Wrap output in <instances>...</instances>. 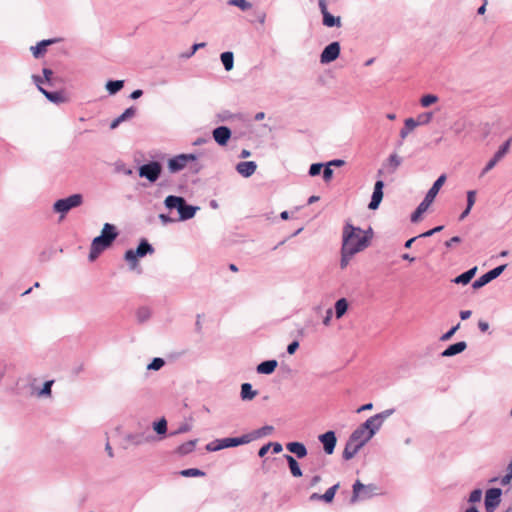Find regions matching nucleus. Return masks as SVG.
<instances>
[{
  "mask_svg": "<svg viewBox=\"0 0 512 512\" xmlns=\"http://www.w3.org/2000/svg\"><path fill=\"white\" fill-rule=\"evenodd\" d=\"M199 208L197 206L188 205L183 198V202L179 207L178 213H179V220L185 221L193 218L196 214V211Z\"/></svg>",
  "mask_w": 512,
  "mask_h": 512,
  "instance_id": "obj_21",
  "label": "nucleus"
},
{
  "mask_svg": "<svg viewBox=\"0 0 512 512\" xmlns=\"http://www.w3.org/2000/svg\"><path fill=\"white\" fill-rule=\"evenodd\" d=\"M230 137L231 131L226 126H219L213 130V138L220 146L226 145Z\"/></svg>",
  "mask_w": 512,
  "mask_h": 512,
  "instance_id": "obj_19",
  "label": "nucleus"
},
{
  "mask_svg": "<svg viewBox=\"0 0 512 512\" xmlns=\"http://www.w3.org/2000/svg\"><path fill=\"white\" fill-rule=\"evenodd\" d=\"M438 101V97L434 94H427L421 97L420 104L422 107H429L430 105L436 103Z\"/></svg>",
  "mask_w": 512,
  "mask_h": 512,
  "instance_id": "obj_44",
  "label": "nucleus"
},
{
  "mask_svg": "<svg viewBox=\"0 0 512 512\" xmlns=\"http://www.w3.org/2000/svg\"><path fill=\"white\" fill-rule=\"evenodd\" d=\"M433 114L431 112L422 113L417 116V119H415V123H417V126L419 125H426L432 120Z\"/></svg>",
  "mask_w": 512,
  "mask_h": 512,
  "instance_id": "obj_46",
  "label": "nucleus"
},
{
  "mask_svg": "<svg viewBox=\"0 0 512 512\" xmlns=\"http://www.w3.org/2000/svg\"><path fill=\"white\" fill-rule=\"evenodd\" d=\"M417 127V123H415L414 118H407L404 122V128L400 131L401 141H403L408 134ZM402 145V142L399 143Z\"/></svg>",
  "mask_w": 512,
  "mask_h": 512,
  "instance_id": "obj_32",
  "label": "nucleus"
},
{
  "mask_svg": "<svg viewBox=\"0 0 512 512\" xmlns=\"http://www.w3.org/2000/svg\"><path fill=\"white\" fill-rule=\"evenodd\" d=\"M348 310V301L345 298H341L335 303V316L340 319Z\"/></svg>",
  "mask_w": 512,
  "mask_h": 512,
  "instance_id": "obj_36",
  "label": "nucleus"
},
{
  "mask_svg": "<svg viewBox=\"0 0 512 512\" xmlns=\"http://www.w3.org/2000/svg\"><path fill=\"white\" fill-rule=\"evenodd\" d=\"M339 488V483L333 485L332 487L328 488L324 494L321 495V500H323L326 503H330L333 501L336 491Z\"/></svg>",
  "mask_w": 512,
  "mask_h": 512,
  "instance_id": "obj_40",
  "label": "nucleus"
},
{
  "mask_svg": "<svg viewBox=\"0 0 512 512\" xmlns=\"http://www.w3.org/2000/svg\"><path fill=\"white\" fill-rule=\"evenodd\" d=\"M445 181H446V175L443 174V175L439 176L438 179L433 183L432 187L426 193L424 199H426L427 202L429 201L430 203H432L434 201L435 197L437 196L439 190L445 183Z\"/></svg>",
  "mask_w": 512,
  "mask_h": 512,
  "instance_id": "obj_22",
  "label": "nucleus"
},
{
  "mask_svg": "<svg viewBox=\"0 0 512 512\" xmlns=\"http://www.w3.org/2000/svg\"><path fill=\"white\" fill-rule=\"evenodd\" d=\"M402 163V158L396 154L392 153L388 159L382 164V167L378 170V175H392L397 169L400 167Z\"/></svg>",
  "mask_w": 512,
  "mask_h": 512,
  "instance_id": "obj_12",
  "label": "nucleus"
},
{
  "mask_svg": "<svg viewBox=\"0 0 512 512\" xmlns=\"http://www.w3.org/2000/svg\"><path fill=\"white\" fill-rule=\"evenodd\" d=\"M502 491L500 488H491L485 494V509L487 512H494L501 502Z\"/></svg>",
  "mask_w": 512,
  "mask_h": 512,
  "instance_id": "obj_13",
  "label": "nucleus"
},
{
  "mask_svg": "<svg viewBox=\"0 0 512 512\" xmlns=\"http://www.w3.org/2000/svg\"><path fill=\"white\" fill-rule=\"evenodd\" d=\"M165 364V361L162 358L156 357L154 358L150 364H148L147 369L148 370H159L161 369Z\"/></svg>",
  "mask_w": 512,
  "mask_h": 512,
  "instance_id": "obj_47",
  "label": "nucleus"
},
{
  "mask_svg": "<svg viewBox=\"0 0 512 512\" xmlns=\"http://www.w3.org/2000/svg\"><path fill=\"white\" fill-rule=\"evenodd\" d=\"M221 62L226 71H230L234 66V55L230 51L223 52L220 56Z\"/></svg>",
  "mask_w": 512,
  "mask_h": 512,
  "instance_id": "obj_37",
  "label": "nucleus"
},
{
  "mask_svg": "<svg viewBox=\"0 0 512 512\" xmlns=\"http://www.w3.org/2000/svg\"><path fill=\"white\" fill-rule=\"evenodd\" d=\"M33 80L38 86L39 91L52 103L59 104L65 101V97L62 92H49L42 88L41 84H43V80L39 76H33Z\"/></svg>",
  "mask_w": 512,
  "mask_h": 512,
  "instance_id": "obj_15",
  "label": "nucleus"
},
{
  "mask_svg": "<svg viewBox=\"0 0 512 512\" xmlns=\"http://www.w3.org/2000/svg\"><path fill=\"white\" fill-rule=\"evenodd\" d=\"M431 204L432 203H430L429 201L427 202L426 199H423V201L418 205L416 210L412 213L411 221L417 222L421 218L422 214L427 211Z\"/></svg>",
  "mask_w": 512,
  "mask_h": 512,
  "instance_id": "obj_34",
  "label": "nucleus"
},
{
  "mask_svg": "<svg viewBox=\"0 0 512 512\" xmlns=\"http://www.w3.org/2000/svg\"><path fill=\"white\" fill-rule=\"evenodd\" d=\"M127 439L134 445H141L149 441V437H146L143 434H130L127 436Z\"/></svg>",
  "mask_w": 512,
  "mask_h": 512,
  "instance_id": "obj_42",
  "label": "nucleus"
},
{
  "mask_svg": "<svg viewBox=\"0 0 512 512\" xmlns=\"http://www.w3.org/2000/svg\"><path fill=\"white\" fill-rule=\"evenodd\" d=\"M197 159L195 154H179L168 160V169L171 173H177L183 170L189 162Z\"/></svg>",
  "mask_w": 512,
  "mask_h": 512,
  "instance_id": "obj_9",
  "label": "nucleus"
},
{
  "mask_svg": "<svg viewBox=\"0 0 512 512\" xmlns=\"http://www.w3.org/2000/svg\"><path fill=\"white\" fill-rule=\"evenodd\" d=\"M476 201V191L470 190L467 192V207L471 210Z\"/></svg>",
  "mask_w": 512,
  "mask_h": 512,
  "instance_id": "obj_53",
  "label": "nucleus"
},
{
  "mask_svg": "<svg viewBox=\"0 0 512 512\" xmlns=\"http://www.w3.org/2000/svg\"><path fill=\"white\" fill-rule=\"evenodd\" d=\"M505 268H506V265H501V266L495 267L492 270L486 272L485 274H483L482 276H480L477 280H475L473 282L472 287L474 289H479V288L485 286L486 284H488L489 282H491L492 280H494L498 276H500Z\"/></svg>",
  "mask_w": 512,
  "mask_h": 512,
  "instance_id": "obj_14",
  "label": "nucleus"
},
{
  "mask_svg": "<svg viewBox=\"0 0 512 512\" xmlns=\"http://www.w3.org/2000/svg\"><path fill=\"white\" fill-rule=\"evenodd\" d=\"M298 347H299V342H298V341H293V342H291V343L288 345V347H287V352H288L289 354H294V353H295V351L298 349Z\"/></svg>",
  "mask_w": 512,
  "mask_h": 512,
  "instance_id": "obj_59",
  "label": "nucleus"
},
{
  "mask_svg": "<svg viewBox=\"0 0 512 512\" xmlns=\"http://www.w3.org/2000/svg\"><path fill=\"white\" fill-rule=\"evenodd\" d=\"M124 86L123 80L108 81L106 83V89L110 95H114L119 92Z\"/></svg>",
  "mask_w": 512,
  "mask_h": 512,
  "instance_id": "obj_39",
  "label": "nucleus"
},
{
  "mask_svg": "<svg viewBox=\"0 0 512 512\" xmlns=\"http://www.w3.org/2000/svg\"><path fill=\"white\" fill-rule=\"evenodd\" d=\"M277 365L278 362L276 360L263 361L257 366V372L259 374L269 375L275 371Z\"/></svg>",
  "mask_w": 512,
  "mask_h": 512,
  "instance_id": "obj_29",
  "label": "nucleus"
},
{
  "mask_svg": "<svg viewBox=\"0 0 512 512\" xmlns=\"http://www.w3.org/2000/svg\"><path fill=\"white\" fill-rule=\"evenodd\" d=\"M196 443H197V440H189L183 444H181L178 448H177V452L180 454V455H187L191 452L194 451L195 447H196Z\"/></svg>",
  "mask_w": 512,
  "mask_h": 512,
  "instance_id": "obj_38",
  "label": "nucleus"
},
{
  "mask_svg": "<svg viewBox=\"0 0 512 512\" xmlns=\"http://www.w3.org/2000/svg\"><path fill=\"white\" fill-rule=\"evenodd\" d=\"M371 237L370 231L362 230L347 222L343 227L342 247H348L353 252L359 253L369 246Z\"/></svg>",
  "mask_w": 512,
  "mask_h": 512,
  "instance_id": "obj_1",
  "label": "nucleus"
},
{
  "mask_svg": "<svg viewBox=\"0 0 512 512\" xmlns=\"http://www.w3.org/2000/svg\"><path fill=\"white\" fill-rule=\"evenodd\" d=\"M459 242H461L460 237H458V236H454V237H452L450 240H448V241H446V242H445V246H446L447 248H451L454 244H457V243H459Z\"/></svg>",
  "mask_w": 512,
  "mask_h": 512,
  "instance_id": "obj_60",
  "label": "nucleus"
},
{
  "mask_svg": "<svg viewBox=\"0 0 512 512\" xmlns=\"http://www.w3.org/2000/svg\"><path fill=\"white\" fill-rule=\"evenodd\" d=\"M150 317V311L147 308H140L137 312L139 322H145Z\"/></svg>",
  "mask_w": 512,
  "mask_h": 512,
  "instance_id": "obj_52",
  "label": "nucleus"
},
{
  "mask_svg": "<svg viewBox=\"0 0 512 512\" xmlns=\"http://www.w3.org/2000/svg\"><path fill=\"white\" fill-rule=\"evenodd\" d=\"M341 47L337 41L328 44L320 54V63L323 65L335 61L340 55Z\"/></svg>",
  "mask_w": 512,
  "mask_h": 512,
  "instance_id": "obj_10",
  "label": "nucleus"
},
{
  "mask_svg": "<svg viewBox=\"0 0 512 512\" xmlns=\"http://www.w3.org/2000/svg\"><path fill=\"white\" fill-rule=\"evenodd\" d=\"M182 202H183V197L174 196V195L167 196L164 201L167 209H169V210L177 209V211L179 210V207L182 204Z\"/></svg>",
  "mask_w": 512,
  "mask_h": 512,
  "instance_id": "obj_35",
  "label": "nucleus"
},
{
  "mask_svg": "<svg viewBox=\"0 0 512 512\" xmlns=\"http://www.w3.org/2000/svg\"><path fill=\"white\" fill-rule=\"evenodd\" d=\"M228 5L238 7L242 11H247L252 7V4L246 0H229Z\"/></svg>",
  "mask_w": 512,
  "mask_h": 512,
  "instance_id": "obj_43",
  "label": "nucleus"
},
{
  "mask_svg": "<svg viewBox=\"0 0 512 512\" xmlns=\"http://www.w3.org/2000/svg\"><path fill=\"white\" fill-rule=\"evenodd\" d=\"M270 448H272L273 453L278 454L282 451V445L278 442H269Z\"/></svg>",
  "mask_w": 512,
  "mask_h": 512,
  "instance_id": "obj_58",
  "label": "nucleus"
},
{
  "mask_svg": "<svg viewBox=\"0 0 512 512\" xmlns=\"http://www.w3.org/2000/svg\"><path fill=\"white\" fill-rule=\"evenodd\" d=\"M372 435L368 433V430L364 428L361 424L357 429H355L349 438H351L356 443L360 444L362 447L372 439Z\"/></svg>",
  "mask_w": 512,
  "mask_h": 512,
  "instance_id": "obj_18",
  "label": "nucleus"
},
{
  "mask_svg": "<svg viewBox=\"0 0 512 512\" xmlns=\"http://www.w3.org/2000/svg\"><path fill=\"white\" fill-rule=\"evenodd\" d=\"M510 145L511 139H508L499 147L494 156L487 162V164L483 168L481 176L485 175L496 166V164L508 153Z\"/></svg>",
  "mask_w": 512,
  "mask_h": 512,
  "instance_id": "obj_11",
  "label": "nucleus"
},
{
  "mask_svg": "<svg viewBox=\"0 0 512 512\" xmlns=\"http://www.w3.org/2000/svg\"><path fill=\"white\" fill-rule=\"evenodd\" d=\"M273 431H274L273 426L265 425V426L261 427L260 429H258L256 434H257V437H264V436L271 435Z\"/></svg>",
  "mask_w": 512,
  "mask_h": 512,
  "instance_id": "obj_49",
  "label": "nucleus"
},
{
  "mask_svg": "<svg viewBox=\"0 0 512 512\" xmlns=\"http://www.w3.org/2000/svg\"><path fill=\"white\" fill-rule=\"evenodd\" d=\"M284 458L288 463L292 476L297 478L301 477L303 473L297 460L289 454L284 455Z\"/></svg>",
  "mask_w": 512,
  "mask_h": 512,
  "instance_id": "obj_28",
  "label": "nucleus"
},
{
  "mask_svg": "<svg viewBox=\"0 0 512 512\" xmlns=\"http://www.w3.org/2000/svg\"><path fill=\"white\" fill-rule=\"evenodd\" d=\"M251 441L250 435H242L241 437H227L216 439L206 445L207 451L215 452L225 448L237 447L247 444Z\"/></svg>",
  "mask_w": 512,
  "mask_h": 512,
  "instance_id": "obj_4",
  "label": "nucleus"
},
{
  "mask_svg": "<svg viewBox=\"0 0 512 512\" xmlns=\"http://www.w3.org/2000/svg\"><path fill=\"white\" fill-rule=\"evenodd\" d=\"M318 6L322 14V24L327 28H340L342 20L340 16H334L328 11L326 0H318Z\"/></svg>",
  "mask_w": 512,
  "mask_h": 512,
  "instance_id": "obj_8",
  "label": "nucleus"
},
{
  "mask_svg": "<svg viewBox=\"0 0 512 512\" xmlns=\"http://www.w3.org/2000/svg\"><path fill=\"white\" fill-rule=\"evenodd\" d=\"M153 428L159 435H163L167 431V421L165 418H162L153 424Z\"/></svg>",
  "mask_w": 512,
  "mask_h": 512,
  "instance_id": "obj_45",
  "label": "nucleus"
},
{
  "mask_svg": "<svg viewBox=\"0 0 512 512\" xmlns=\"http://www.w3.org/2000/svg\"><path fill=\"white\" fill-rule=\"evenodd\" d=\"M333 176V170L331 169L330 166H328V164L325 165L324 167V170H323V179L328 182L331 180Z\"/></svg>",
  "mask_w": 512,
  "mask_h": 512,
  "instance_id": "obj_57",
  "label": "nucleus"
},
{
  "mask_svg": "<svg viewBox=\"0 0 512 512\" xmlns=\"http://www.w3.org/2000/svg\"><path fill=\"white\" fill-rule=\"evenodd\" d=\"M286 449L298 458H304L308 453L306 446L301 442H289L286 444Z\"/></svg>",
  "mask_w": 512,
  "mask_h": 512,
  "instance_id": "obj_25",
  "label": "nucleus"
},
{
  "mask_svg": "<svg viewBox=\"0 0 512 512\" xmlns=\"http://www.w3.org/2000/svg\"><path fill=\"white\" fill-rule=\"evenodd\" d=\"M136 114V110L134 107H129L127 108L121 115H119L118 117L120 118V120L122 122L134 117V115Z\"/></svg>",
  "mask_w": 512,
  "mask_h": 512,
  "instance_id": "obj_48",
  "label": "nucleus"
},
{
  "mask_svg": "<svg viewBox=\"0 0 512 512\" xmlns=\"http://www.w3.org/2000/svg\"><path fill=\"white\" fill-rule=\"evenodd\" d=\"M257 395V391L253 390L250 383H243L241 385L240 396L243 401L252 400Z\"/></svg>",
  "mask_w": 512,
  "mask_h": 512,
  "instance_id": "obj_30",
  "label": "nucleus"
},
{
  "mask_svg": "<svg viewBox=\"0 0 512 512\" xmlns=\"http://www.w3.org/2000/svg\"><path fill=\"white\" fill-rule=\"evenodd\" d=\"M476 270H477V267H473V268L469 269L468 271H466V272L460 274L459 276H457L453 281L456 284L466 285L474 277V275L476 273Z\"/></svg>",
  "mask_w": 512,
  "mask_h": 512,
  "instance_id": "obj_31",
  "label": "nucleus"
},
{
  "mask_svg": "<svg viewBox=\"0 0 512 512\" xmlns=\"http://www.w3.org/2000/svg\"><path fill=\"white\" fill-rule=\"evenodd\" d=\"M153 253V246L146 239H142L135 250L129 249L125 252L124 259L128 263L130 269H135L138 265V258H142Z\"/></svg>",
  "mask_w": 512,
  "mask_h": 512,
  "instance_id": "obj_3",
  "label": "nucleus"
},
{
  "mask_svg": "<svg viewBox=\"0 0 512 512\" xmlns=\"http://www.w3.org/2000/svg\"><path fill=\"white\" fill-rule=\"evenodd\" d=\"M319 441L323 444V448L326 454L331 455L334 452L336 446V435L333 431H327L319 436Z\"/></svg>",
  "mask_w": 512,
  "mask_h": 512,
  "instance_id": "obj_16",
  "label": "nucleus"
},
{
  "mask_svg": "<svg viewBox=\"0 0 512 512\" xmlns=\"http://www.w3.org/2000/svg\"><path fill=\"white\" fill-rule=\"evenodd\" d=\"M362 448V446L355 441H353L351 438L348 439L345 448L343 450V459L350 460L352 459Z\"/></svg>",
  "mask_w": 512,
  "mask_h": 512,
  "instance_id": "obj_23",
  "label": "nucleus"
},
{
  "mask_svg": "<svg viewBox=\"0 0 512 512\" xmlns=\"http://www.w3.org/2000/svg\"><path fill=\"white\" fill-rule=\"evenodd\" d=\"M332 316H333V311H332V309H328V310L326 311V315H325V317H324V319H323V324H324L325 326H328V325L330 324V321H331Z\"/></svg>",
  "mask_w": 512,
  "mask_h": 512,
  "instance_id": "obj_61",
  "label": "nucleus"
},
{
  "mask_svg": "<svg viewBox=\"0 0 512 512\" xmlns=\"http://www.w3.org/2000/svg\"><path fill=\"white\" fill-rule=\"evenodd\" d=\"M257 169L254 161H243L236 165V171L245 178L252 176Z\"/></svg>",
  "mask_w": 512,
  "mask_h": 512,
  "instance_id": "obj_20",
  "label": "nucleus"
},
{
  "mask_svg": "<svg viewBox=\"0 0 512 512\" xmlns=\"http://www.w3.org/2000/svg\"><path fill=\"white\" fill-rule=\"evenodd\" d=\"M162 166L157 161H151L139 167V176L146 178L151 183H154L160 177Z\"/></svg>",
  "mask_w": 512,
  "mask_h": 512,
  "instance_id": "obj_7",
  "label": "nucleus"
},
{
  "mask_svg": "<svg viewBox=\"0 0 512 512\" xmlns=\"http://www.w3.org/2000/svg\"><path fill=\"white\" fill-rule=\"evenodd\" d=\"M179 474L183 477H203L205 476V472L198 468H189L184 469L179 472Z\"/></svg>",
  "mask_w": 512,
  "mask_h": 512,
  "instance_id": "obj_41",
  "label": "nucleus"
},
{
  "mask_svg": "<svg viewBox=\"0 0 512 512\" xmlns=\"http://www.w3.org/2000/svg\"><path fill=\"white\" fill-rule=\"evenodd\" d=\"M365 429L368 430L372 436L376 434L377 431L382 427L383 423L375 416L369 417L363 424Z\"/></svg>",
  "mask_w": 512,
  "mask_h": 512,
  "instance_id": "obj_26",
  "label": "nucleus"
},
{
  "mask_svg": "<svg viewBox=\"0 0 512 512\" xmlns=\"http://www.w3.org/2000/svg\"><path fill=\"white\" fill-rule=\"evenodd\" d=\"M377 487L373 484L364 485L359 480L353 484V494L351 502L355 503L359 500H366L377 494Z\"/></svg>",
  "mask_w": 512,
  "mask_h": 512,
  "instance_id": "obj_6",
  "label": "nucleus"
},
{
  "mask_svg": "<svg viewBox=\"0 0 512 512\" xmlns=\"http://www.w3.org/2000/svg\"><path fill=\"white\" fill-rule=\"evenodd\" d=\"M55 39H48V40H42L39 43H37L36 46L31 47V51L33 53V56L35 58H39L43 56L46 52V48L48 45L55 43Z\"/></svg>",
  "mask_w": 512,
  "mask_h": 512,
  "instance_id": "obj_27",
  "label": "nucleus"
},
{
  "mask_svg": "<svg viewBox=\"0 0 512 512\" xmlns=\"http://www.w3.org/2000/svg\"><path fill=\"white\" fill-rule=\"evenodd\" d=\"M83 203V196L81 194H72L66 198H62L57 200L53 204V210L56 213L61 214V218H64V216L73 208L81 206Z\"/></svg>",
  "mask_w": 512,
  "mask_h": 512,
  "instance_id": "obj_5",
  "label": "nucleus"
},
{
  "mask_svg": "<svg viewBox=\"0 0 512 512\" xmlns=\"http://www.w3.org/2000/svg\"><path fill=\"white\" fill-rule=\"evenodd\" d=\"M383 188H384V182L382 180L376 181L374 185V190L372 193L371 201L368 205L369 209L375 210L379 207L382 198H383Z\"/></svg>",
  "mask_w": 512,
  "mask_h": 512,
  "instance_id": "obj_17",
  "label": "nucleus"
},
{
  "mask_svg": "<svg viewBox=\"0 0 512 512\" xmlns=\"http://www.w3.org/2000/svg\"><path fill=\"white\" fill-rule=\"evenodd\" d=\"M467 348V344L465 341H460L457 343H454L447 347L442 353V357H452L454 355H457L459 353H462Z\"/></svg>",
  "mask_w": 512,
  "mask_h": 512,
  "instance_id": "obj_24",
  "label": "nucleus"
},
{
  "mask_svg": "<svg viewBox=\"0 0 512 512\" xmlns=\"http://www.w3.org/2000/svg\"><path fill=\"white\" fill-rule=\"evenodd\" d=\"M481 498H482V490L475 489L470 493L468 501L470 503H476V502H479L481 500Z\"/></svg>",
  "mask_w": 512,
  "mask_h": 512,
  "instance_id": "obj_50",
  "label": "nucleus"
},
{
  "mask_svg": "<svg viewBox=\"0 0 512 512\" xmlns=\"http://www.w3.org/2000/svg\"><path fill=\"white\" fill-rule=\"evenodd\" d=\"M118 231L113 224L105 223L101 234L95 237L90 246L89 260L94 261L117 238Z\"/></svg>",
  "mask_w": 512,
  "mask_h": 512,
  "instance_id": "obj_2",
  "label": "nucleus"
},
{
  "mask_svg": "<svg viewBox=\"0 0 512 512\" xmlns=\"http://www.w3.org/2000/svg\"><path fill=\"white\" fill-rule=\"evenodd\" d=\"M53 381H46L42 387V389L39 391L40 396H49L51 394V387H52Z\"/></svg>",
  "mask_w": 512,
  "mask_h": 512,
  "instance_id": "obj_54",
  "label": "nucleus"
},
{
  "mask_svg": "<svg viewBox=\"0 0 512 512\" xmlns=\"http://www.w3.org/2000/svg\"><path fill=\"white\" fill-rule=\"evenodd\" d=\"M459 327H460V324H457L456 326L452 327L450 330H448L446 333H444L440 337V340L441 341L449 340L455 334V332L459 329Z\"/></svg>",
  "mask_w": 512,
  "mask_h": 512,
  "instance_id": "obj_55",
  "label": "nucleus"
},
{
  "mask_svg": "<svg viewBox=\"0 0 512 512\" xmlns=\"http://www.w3.org/2000/svg\"><path fill=\"white\" fill-rule=\"evenodd\" d=\"M355 254L356 253L353 252L352 249H350L348 247H346V248L341 247V259H340L341 269H344L348 266V264L350 263L351 259L353 258V256Z\"/></svg>",
  "mask_w": 512,
  "mask_h": 512,
  "instance_id": "obj_33",
  "label": "nucleus"
},
{
  "mask_svg": "<svg viewBox=\"0 0 512 512\" xmlns=\"http://www.w3.org/2000/svg\"><path fill=\"white\" fill-rule=\"evenodd\" d=\"M205 45H206L205 43H196V44H194V45L192 46V48H191L190 53H188V54H187V57H191L192 55H194V53H195L198 49L205 47Z\"/></svg>",
  "mask_w": 512,
  "mask_h": 512,
  "instance_id": "obj_62",
  "label": "nucleus"
},
{
  "mask_svg": "<svg viewBox=\"0 0 512 512\" xmlns=\"http://www.w3.org/2000/svg\"><path fill=\"white\" fill-rule=\"evenodd\" d=\"M324 165L322 163H314L309 168V175L314 177L320 174Z\"/></svg>",
  "mask_w": 512,
  "mask_h": 512,
  "instance_id": "obj_51",
  "label": "nucleus"
},
{
  "mask_svg": "<svg viewBox=\"0 0 512 512\" xmlns=\"http://www.w3.org/2000/svg\"><path fill=\"white\" fill-rule=\"evenodd\" d=\"M43 75H44L45 81L50 83L51 77L53 75V71L51 69L44 68L43 69Z\"/></svg>",
  "mask_w": 512,
  "mask_h": 512,
  "instance_id": "obj_63",
  "label": "nucleus"
},
{
  "mask_svg": "<svg viewBox=\"0 0 512 512\" xmlns=\"http://www.w3.org/2000/svg\"><path fill=\"white\" fill-rule=\"evenodd\" d=\"M269 449H270V445H269L268 443H267V444H265V445H263V446L259 449V451H258V455H259V457H264V456L267 454V452L269 451Z\"/></svg>",
  "mask_w": 512,
  "mask_h": 512,
  "instance_id": "obj_64",
  "label": "nucleus"
},
{
  "mask_svg": "<svg viewBox=\"0 0 512 512\" xmlns=\"http://www.w3.org/2000/svg\"><path fill=\"white\" fill-rule=\"evenodd\" d=\"M393 413L394 409H387L378 414H375V416L383 423L384 420L391 416Z\"/></svg>",
  "mask_w": 512,
  "mask_h": 512,
  "instance_id": "obj_56",
  "label": "nucleus"
}]
</instances>
